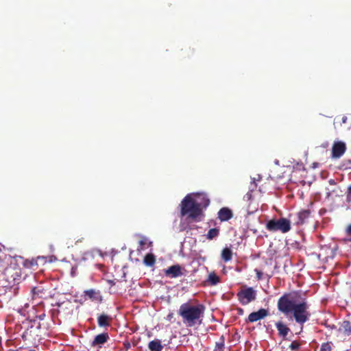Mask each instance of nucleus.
I'll return each mask as SVG.
<instances>
[{"instance_id": "obj_1", "label": "nucleus", "mask_w": 351, "mask_h": 351, "mask_svg": "<svg viewBox=\"0 0 351 351\" xmlns=\"http://www.w3.org/2000/svg\"><path fill=\"white\" fill-rule=\"evenodd\" d=\"M278 307L287 316L293 313L295 321L301 324L306 322L310 316L308 312V305L303 300L301 293L298 292L285 294L279 299Z\"/></svg>"}, {"instance_id": "obj_2", "label": "nucleus", "mask_w": 351, "mask_h": 351, "mask_svg": "<svg viewBox=\"0 0 351 351\" xmlns=\"http://www.w3.org/2000/svg\"><path fill=\"white\" fill-rule=\"evenodd\" d=\"M205 306L202 304L186 302L182 304L178 310L183 323L188 327L201 324L204 317Z\"/></svg>"}, {"instance_id": "obj_3", "label": "nucleus", "mask_w": 351, "mask_h": 351, "mask_svg": "<svg viewBox=\"0 0 351 351\" xmlns=\"http://www.w3.org/2000/svg\"><path fill=\"white\" fill-rule=\"evenodd\" d=\"M181 216L189 215V217L192 219H196L197 217L202 215V211L197 206L196 203H194L193 199L190 195H187L181 202Z\"/></svg>"}, {"instance_id": "obj_4", "label": "nucleus", "mask_w": 351, "mask_h": 351, "mask_svg": "<svg viewBox=\"0 0 351 351\" xmlns=\"http://www.w3.org/2000/svg\"><path fill=\"white\" fill-rule=\"evenodd\" d=\"M265 227L269 232L280 231L282 233H286L291 230V222L283 217L279 219H271L267 222Z\"/></svg>"}, {"instance_id": "obj_5", "label": "nucleus", "mask_w": 351, "mask_h": 351, "mask_svg": "<svg viewBox=\"0 0 351 351\" xmlns=\"http://www.w3.org/2000/svg\"><path fill=\"white\" fill-rule=\"evenodd\" d=\"M237 295L240 302L243 305H246L255 300L256 291L252 287H248L241 289L237 293Z\"/></svg>"}, {"instance_id": "obj_6", "label": "nucleus", "mask_w": 351, "mask_h": 351, "mask_svg": "<svg viewBox=\"0 0 351 351\" xmlns=\"http://www.w3.org/2000/svg\"><path fill=\"white\" fill-rule=\"evenodd\" d=\"M164 276L169 278H176L184 275L186 269L180 265H173L162 270Z\"/></svg>"}, {"instance_id": "obj_7", "label": "nucleus", "mask_w": 351, "mask_h": 351, "mask_svg": "<svg viewBox=\"0 0 351 351\" xmlns=\"http://www.w3.org/2000/svg\"><path fill=\"white\" fill-rule=\"evenodd\" d=\"M347 146L345 142L342 141H334L331 148V156L332 158L339 159L346 153Z\"/></svg>"}, {"instance_id": "obj_8", "label": "nucleus", "mask_w": 351, "mask_h": 351, "mask_svg": "<svg viewBox=\"0 0 351 351\" xmlns=\"http://www.w3.org/2000/svg\"><path fill=\"white\" fill-rule=\"evenodd\" d=\"M195 198L193 199L194 203H196L197 206L202 211L203 208H206L210 204V199L205 193H197L195 195Z\"/></svg>"}, {"instance_id": "obj_9", "label": "nucleus", "mask_w": 351, "mask_h": 351, "mask_svg": "<svg viewBox=\"0 0 351 351\" xmlns=\"http://www.w3.org/2000/svg\"><path fill=\"white\" fill-rule=\"evenodd\" d=\"M218 218L221 221H226L232 218V211L228 207H223L218 212Z\"/></svg>"}, {"instance_id": "obj_10", "label": "nucleus", "mask_w": 351, "mask_h": 351, "mask_svg": "<svg viewBox=\"0 0 351 351\" xmlns=\"http://www.w3.org/2000/svg\"><path fill=\"white\" fill-rule=\"evenodd\" d=\"M44 257L40 256H38L36 258L25 259L23 263V265L27 269L36 270L38 268V261H44Z\"/></svg>"}, {"instance_id": "obj_11", "label": "nucleus", "mask_w": 351, "mask_h": 351, "mask_svg": "<svg viewBox=\"0 0 351 351\" xmlns=\"http://www.w3.org/2000/svg\"><path fill=\"white\" fill-rule=\"evenodd\" d=\"M267 315V311L265 309L261 308L256 312L250 313L248 316V320L250 322H255L260 320Z\"/></svg>"}, {"instance_id": "obj_12", "label": "nucleus", "mask_w": 351, "mask_h": 351, "mask_svg": "<svg viewBox=\"0 0 351 351\" xmlns=\"http://www.w3.org/2000/svg\"><path fill=\"white\" fill-rule=\"evenodd\" d=\"M311 216L310 210H302L298 213L297 220L295 224L297 226L302 225L307 221V219Z\"/></svg>"}, {"instance_id": "obj_13", "label": "nucleus", "mask_w": 351, "mask_h": 351, "mask_svg": "<svg viewBox=\"0 0 351 351\" xmlns=\"http://www.w3.org/2000/svg\"><path fill=\"white\" fill-rule=\"evenodd\" d=\"M84 294L86 297H88L89 299L93 301L100 302L102 300V297L99 291H96L94 289H89L84 291Z\"/></svg>"}, {"instance_id": "obj_14", "label": "nucleus", "mask_w": 351, "mask_h": 351, "mask_svg": "<svg viewBox=\"0 0 351 351\" xmlns=\"http://www.w3.org/2000/svg\"><path fill=\"white\" fill-rule=\"evenodd\" d=\"M148 348L150 351H162L163 346L160 340L154 339L148 343Z\"/></svg>"}, {"instance_id": "obj_15", "label": "nucleus", "mask_w": 351, "mask_h": 351, "mask_svg": "<svg viewBox=\"0 0 351 351\" xmlns=\"http://www.w3.org/2000/svg\"><path fill=\"white\" fill-rule=\"evenodd\" d=\"M276 326L280 335L286 337L288 335L289 328L285 324L281 322H278L276 324Z\"/></svg>"}, {"instance_id": "obj_16", "label": "nucleus", "mask_w": 351, "mask_h": 351, "mask_svg": "<svg viewBox=\"0 0 351 351\" xmlns=\"http://www.w3.org/2000/svg\"><path fill=\"white\" fill-rule=\"evenodd\" d=\"M108 335L107 333H101L95 337L93 341V346L104 344L107 341Z\"/></svg>"}, {"instance_id": "obj_17", "label": "nucleus", "mask_w": 351, "mask_h": 351, "mask_svg": "<svg viewBox=\"0 0 351 351\" xmlns=\"http://www.w3.org/2000/svg\"><path fill=\"white\" fill-rule=\"evenodd\" d=\"M221 259L224 262H228L232 258V252L230 247H225L221 251Z\"/></svg>"}, {"instance_id": "obj_18", "label": "nucleus", "mask_w": 351, "mask_h": 351, "mask_svg": "<svg viewBox=\"0 0 351 351\" xmlns=\"http://www.w3.org/2000/svg\"><path fill=\"white\" fill-rule=\"evenodd\" d=\"M110 318L106 315H101L98 317V324L99 326H108L110 325Z\"/></svg>"}, {"instance_id": "obj_19", "label": "nucleus", "mask_w": 351, "mask_h": 351, "mask_svg": "<svg viewBox=\"0 0 351 351\" xmlns=\"http://www.w3.org/2000/svg\"><path fill=\"white\" fill-rule=\"evenodd\" d=\"M143 262L147 266H153L156 262L155 256L153 254H147L145 255Z\"/></svg>"}, {"instance_id": "obj_20", "label": "nucleus", "mask_w": 351, "mask_h": 351, "mask_svg": "<svg viewBox=\"0 0 351 351\" xmlns=\"http://www.w3.org/2000/svg\"><path fill=\"white\" fill-rule=\"evenodd\" d=\"M348 118L345 115L342 116H337L335 118L333 124L335 127L336 125L341 126L343 123H346L347 122Z\"/></svg>"}, {"instance_id": "obj_21", "label": "nucleus", "mask_w": 351, "mask_h": 351, "mask_svg": "<svg viewBox=\"0 0 351 351\" xmlns=\"http://www.w3.org/2000/svg\"><path fill=\"white\" fill-rule=\"evenodd\" d=\"M219 234V230L218 228H211L208 230L206 238L209 240H212L218 237Z\"/></svg>"}, {"instance_id": "obj_22", "label": "nucleus", "mask_w": 351, "mask_h": 351, "mask_svg": "<svg viewBox=\"0 0 351 351\" xmlns=\"http://www.w3.org/2000/svg\"><path fill=\"white\" fill-rule=\"evenodd\" d=\"M208 281L212 285H216L220 282V278L215 272H211L208 275Z\"/></svg>"}, {"instance_id": "obj_23", "label": "nucleus", "mask_w": 351, "mask_h": 351, "mask_svg": "<svg viewBox=\"0 0 351 351\" xmlns=\"http://www.w3.org/2000/svg\"><path fill=\"white\" fill-rule=\"evenodd\" d=\"M256 272V278L257 280H261L263 278H265V280H269V276L267 274H264L261 270L258 269H255Z\"/></svg>"}, {"instance_id": "obj_24", "label": "nucleus", "mask_w": 351, "mask_h": 351, "mask_svg": "<svg viewBox=\"0 0 351 351\" xmlns=\"http://www.w3.org/2000/svg\"><path fill=\"white\" fill-rule=\"evenodd\" d=\"M224 346V339L223 338H221V339L216 343L215 351H223Z\"/></svg>"}, {"instance_id": "obj_25", "label": "nucleus", "mask_w": 351, "mask_h": 351, "mask_svg": "<svg viewBox=\"0 0 351 351\" xmlns=\"http://www.w3.org/2000/svg\"><path fill=\"white\" fill-rule=\"evenodd\" d=\"M300 346V344L298 342V341H293L290 346H289V348L292 350H298L299 349Z\"/></svg>"}, {"instance_id": "obj_26", "label": "nucleus", "mask_w": 351, "mask_h": 351, "mask_svg": "<svg viewBox=\"0 0 351 351\" xmlns=\"http://www.w3.org/2000/svg\"><path fill=\"white\" fill-rule=\"evenodd\" d=\"M7 258L8 256L5 254L0 255V267H3L5 266L4 261Z\"/></svg>"}, {"instance_id": "obj_27", "label": "nucleus", "mask_w": 351, "mask_h": 351, "mask_svg": "<svg viewBox=\"0 0 351 351\" xmlns=\"http://www.w3.org/2000/svg\"><path fill=\"white\" fill-rule=\"evenodd\" d=\"M320 351H329V344L328 343H323L320 348Z\"/></svg>"}, {"instance_id": "obj_28", "label": "nucleus", "mask_w": 351, "mask_h": 351, "mask_svg": "<svg viewBox=\"0 0 351 351\" xmlns=\"http://www.w3.org/2000/svg\"><path fill=\"white\" fill-rule=\"evenodd\" d=\"M346 233L347 236H351V224L348 225L346 228Z\"/></svg>"}, {"instance_id": "obj_29", "label": "nucleus", "mask_w": 351, "mask_h": 351, "mask_svg": "<svg viewBox=\"0 0 351 351\" xmlns=\"http://www.w3.org/2000/svg\"><path fill=\"white\" fill-rule=\"evenodd\" d=\"M343 326H344V328H345V329H346V331L348 330V328H349V329H348V331H349V332H350V324H349V322H343Z\"/></svg>"}, {"instance_id": "obj_30", "label": "nucleus", "mask_w": 351, "mask_h": 351, "mask_svg": "<svg viewBox=\"0 0 351 351\" xmlns=\"http://www.w3.org/2000/svg\"><path fill=\"white\" fill-rule=\"evenodd\" d=\"M77 268L76 267H72V269H71V274L72 276H75V273H76V271H77Z\"/></svg>"}, {"instance_id": "obj_31", "label": "nucleus", "mask_w": 351, "mask_h": 351, "mask_svg": "<svg viewBox=\"0 0 351 351\" xmlns=\"http://www.w3.org/2000/svg\"><path fill=\"white\" fill-rule=\"evenodd\" d=\"M96 266L101 271L104 270V266L103 265H101V264H97L96 265Z\"/></svg>"}, {"instance_id": "obj_32", "label": "nucleus", "mask_w": 351, "mask_h": 351, "mask_svg": "<svg viewBox=\"0 0 351 351\" xmlns=\"http://www.w3.org/2000/svg\"><path fill=\"white\" fill-rule=\"evenodd\" d=\"M348 197H351V185L348 189Z\"/></svg>"}, {"instance_id": "obj_33", "label": "nucleus", "mask_w": 351, "mask_h": 351, "mask_svg": "<svg viewBox=\"0 0 351 351\" xmlns=\"http://www.w3.org/2000/svg\"><path fill=\"white\" fill-rule=\"evenodd\" d=\"M5 249V246L0 243V255L2 254L3 250Z\"/></svg>"}, {"instance_id": "obj_34", "label": "nucleus", "mask_w": 351, "mask_h": 351, "mask_svg": "<svg viewBox=\"0 0 351 351\" xmlns=\"http://www.w3.org/2000/svg\"><path fill=\"white\" fill-rule=\"evenodd\" d=\"M1 289H0V295L3 294L5 292V287H1Z\"/></svg>"}, {"instance_id": "obj_35", "label": "nucleus", "mask_w": 351, "mask_h": 351, "mask_svg": "<svg viewBox=\"0 0 351 351\" xmlns=\"http://www.w3.org/2000/svg\"><path fill=\"white\" fill-rule=\"evenodd\" d=\"M172 317H173V313H169V314L167 315V319L168 320H171V319H172Z\"/></svg>"}, {"instance_id": "obj_36", "label": "nucleus", "mask_w": 351, "mask_h": 351, "mask_svg": "<svg viewBox=\"0 0 351 351\" xmlns=\"http://www.w3.org/2000/svg\"><path fill=\"white\" fill-rule=\"evenodd\" d=\"M39 287H34L33 289H32V292L34 294H36V289L37 288H38Z\"/></svg>"}, {"instance_id": "obj_37", "label": "nucleus", "mask_w": 351, "mask_h": 351, "mask_svg": "<svg viewBox=\"0 0 351 351\" xmlns=\"http://www.w3.org/2000/svg\"><path fill=\"white\" fill-rule=\"evenodd\" d=\"M108 282L109 283H112L113 285H114V284H115V282H113V281H112V280H108Z\"/></svg>"}, {"instance_id": "obj_38", "label": "nucleus", "mask_w": 351, "mask_h": 351, "mask_svg": "<svg viewBox=\"0 0 351 351\" xmlns=\"http://www.w3.org/2000/svg\"><path fill=\"white\" fill-rule=\"evenodd\" d=\"M330 184L335 183L334 181L332 180H330Z\"/></svg>"}, {"instance_id": "obj_39", "label": "nucleus", "mask_w": 351, "mask_h": 351, "mask_svg": "<svg viewBox=\"0 0 351 351\" xmlns=\"http://www.w3.org/2000/svg\"><path fill=\"white\" fill-rule=\"evenodd\" d=\"M333 283H334V284H337V282L336 280H334V281H333Z\"/></svg>"}, {"instance_id": "obj_40", "label": "nucleus", "mask_w": 351, "mask_h": 351, "mask_svg": "<svg viewBox=\"0 0 351 351\" xmlns=\"http://www.w3.org/2000/svg\"><path fill=\"white\" fill-rule=\"evenodd\" d=\"M312 285L315 286V285H317V284H316V283H314V284H313Z\"/></svg>"}, {"instance_id": "obj_41", "label": "nucleus", "mask_w": 351, "mask_h": 351, "mask_svg": "<svg viewBox=\"0 0 351 351\" xmlns=\"http://www.w3.org/2000/svg\"><path fill=\"white\" fill-rule=\"evenodd\" d=\"M141 244L143 245L144 244L143 241H141Z\"/></svg>"}, {"instance_id": "obj_42", "label": "nucleus", "mask_w": 351, "mask_h": 351, "mask_svg": "<svg viewBox=\"0 0 351 351\" xmlns=\"http://www.w3.org/2000/svg\"><path fill=\"white\" fill-rule=\"evenodd\" d=\"M349 241L351 242V238L349 239Z\"/></svg>"}]
</instances>
